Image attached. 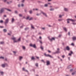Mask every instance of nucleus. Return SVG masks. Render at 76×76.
Wrapping results in <instances>:
<instances>
[{
    "mask_svg": "<svg viewBox=\"0 0 76 76\" xmlns=\"http://www.w3.org/2000/svg\"><path fill=\"white\" fill-rule=\"evenodd\" d=\"M66 21L67 22V23H70V22H69V21H71V22H75V20H74L73 19H70V18H68L66 20Z\"/></svg>",
    "mask_w": 76,
    "mask_h": 76,
    "instance_id": "20e7f679",
    "label": "nucleus"
},
{
    "mask_svg": "<svg viewBox=\"0 0 76 76\" xmlns=\"http://www.w3.org/2000/svg\"><path fill=\"white\" fill-rule=\"evenodd\" d=\"M24 11H25V12H27V10H24Z\"/></svg>",
    "mask_w": 76,
    "mask_h": 76,
    "instance_id": "680f3d73",
    "label": "nucleus"
},
{
    "mask_svg": "<svg viewBox=\"0 0 76 76\" xmlns=\"http://www.w3.org/2000/svg\"><path fill=\"white\" fill-rule=\"evenodd\" d=\"M75 75V72H74L72 73V75Z\"/></svg>",
    "mask_w": 76,
    "mask_h": 76,
    "instance_id": "c756f323",
    "label": "nucleus"
},
{
    "mask_svg": "<svg viewBox=\"0 0 76 76\" xmlns=\"http://www.w3.org/2000/svg\"><path fill=\"white\" fill-rule=\"evenodd\" d=\"M16 38L15 37H13L12 38V39L14 40V42H18V41H20V37L17 40V41L15 40Z\"/></svg>",
    "mask_w": 76,
    "mask_h": 76,
    "instance_id": "f03ea898",
    "label": "nucleus"
},
{
    "mask_svg": "<svg viewBox=\"0 0 76 76\" xmlns=\"http://www.w3.org/2000/svg\"><path fill=\"white\" fill-rule=\"evenodd\" d=\"M24 1H25V0H22V1H21V2L22 3H23L24 2Z\"/></svg>",
    "mask_w": 76,
    "mask_h": 76,
    "instance_id": "de8ad7c7",
    "label": "nucleus"
},
{
    "mask_svg": "<svg viewBox=\"0 0 76 76\" xmlns=\"http://www.w3.org/2000/svg\"><path fill=\"white\" fill-rule=\"evenodd\" d=\"M9 18H7L5 20V21L4 22V24L6 26H7V24L9 23Z\"/></svg>",
    "mask_w": 76,
    "mask_h": 76,
    "instance_id": "7ed1b4c3",
    "label": "nucleus"
},
{
    "mask_svg": "<svg viewBox=\"0 0 76 76\" xmlns=\"http://www.w3.org/2000/svg\"><path fill=\"white\" fill-rule=\"evenodd\" d=\"M32 18L31 17V18H30L29 19V20H32Z\"/></svg>",
    "mask_w": 76,
    "mask_h": 76,
    "instance_id": "79ce46f5",
    "label": "nucleus"
},
{
    "mask_svg": "<svg viewBox=\"0 0 76 76\" xmlns=\"http://www.w3.org/2000/svg\"><path fill=\"white\" fill-rule=\"evenodd\" d=\"M71 45L72 46H75V44H74V43H72L71 44Z\"/></svg>",
    "mask_w": 76,
    "mask_h": 76,
    "instance_id": "72a5a7b5",
    "label": "nucleus"
},
{
    "mask_svg": "<svg viewBox=\"0 0 76 76\" xmlns=\"http://www.w3.org/2000/svg\"><path fill=\"white\" fill-rule=\"evenodd\" d=\"M6 1H7V0H4V3L6 2Z\"/></svg>",
    "mask_w": 76,
    "mask_h": 76,
    "instance_id": "774afa93",
    "label": "nucleus"
},
{
    "mask_svg": "<svg viewBox=\"0 0 76 76\" xmlns=\"http://www.w3.org/2000/svg\"><path fill=\"white\" fill-rule=\"evenodd\" d=\"M29 16L27 17L26 18V20H28V19H29Z\"/></svg>",
    "mask_w": 76,
    "mask_h": 76,
    "instance_id": "2f4dec72",
    "label": "nucleus"
},
{
    "mask_svg": "<svg viewBox=\"0 0 76 76\" xmlns=\"http://www.w3.org/2000/svg\"><path fill=\"white\" fill-rule=\"evenodd\" d=\"M64 31H65L66 32H67V29H66V28H64Z\"/></svg>",
    "mask_w": 76,
    "mask_h": 76,
    "instance_id": "b1692460",
    "label": "nucleus"
},
{
    "mask_svg": "<svg viewBox=\"0 0 76 76\" xmlns=\"http://www.w3.org/2000/svg\"><path fill=\"white\" fill-rule=\"evenodd\" d=\"M71 67H72V66L71 65H69L67 67V68L70 69L71 68Z\"/></svg>",
    "mask_w": 76,
    "mask_h": 76,
    "instance_id": "a211bd4d",
    "label": "nucleus"
},
{
    "mask_svg": "<svg viewBox=\"0 0 76 76\" xmlns=\"http://www.w3.org/2000/svg\"><path fill=\"white\" fill-rule=\"evenodd\" d=\"M4 32H7V30L6 29H4Z\"/></svg>",
    "mask_w": 76,
    "mask_h": 76,
    "instance_id": "c85d7f7f",
    "label": "nucleus"
},
{
    "mask_svg": "<svg viewBox=\"0 0 76 76\" xmlns=\"http://www.w3.org/2000/svg\"><path fill=\"white\" fill-rule=\"evenodd\" d=\"M28 29H29V28L28 27H27L25 28V30L26 31V30H28Z\"/></svg>",
    "mask_w": 76,
    "mask_h": 76,
    "instance_id": "7c9ffc66",
    "label": "nucleus"
},
{
    "mask_svg": "<svg viewBox=\"0 0 76 76\" xmlns=\"http://www.w3.org/2000/svg\"><path fill=\"white\" fill-rule=\"evenodd\" d=\"M73 54V52L72 51H70V53H69L68 54L69 56H72V54Z\"/></svg>",
    "mask_w": 76,
    "mask_h": 76,
    "instance_id": "9b49d317",
    "label": "nucleus"
},
{
    "mask_svg": "<svg viewBox=\"0 0 76 76\" xmlns=\"http://www.w3.org/2000/svg\"><path fill=\"white\" fill-rule=\"evenodd\" d=\"M62 44L63 45H64V43L63 42V43H62Z\"/></svg>",
    "mask_w": 76,
    "mask_h": 76,
    "instance_id": "0e129e2a",
    "label": "nucleus"
},
{
    "mask_svg": "<svg viewBox=\"0 0 76 76\" xmlns=\"http://www.w3.org/2000/svg\"><path fill=\"white\" fill-rule=\"evenodd\" d=\"M47 65L48 66L50 64V61H46Z\"/></svg>",
    "mask_w": 76,
    "mask_h": 76,
    "instance_id": "6e6552de",
    "label": "nucleus"
},
{
    "mask_svg": "<svg viewBox=\"0 0 76 76\" xmlns=\"http://www.w3.org/2000/svg\"><path fill=\"white\" fill-rule=\"evenodd\" d=\"M31 59L32 60H35V58L34 56H32L31 58Z\"/></svg>",
    "mask_w": 76,
    "mask_h": 76,
    "instance_id": "5701e85b",
    "label": "nucleus"
},
{
    "mask_svg": "<svg viewBox=\"0 0 76 76\" xmlns=\"http://www.w3.org/2000/svg\"><path fill=\"white\" fill-rule=\"evenodd\" d=\"M54 10V8H51V9H50V11H53V10Z\"/></svg>",
    "mask_w": 76,
    "mask_h": 76,
    "instance_id": "bb28decb",
    "label": "nucleus"
},
{
    "mask_svg": "<svg viewBox=\"0 0 76 76\" xmlns=\"http://www.w3.org/2000/svg\"><path fill=\"white\" fill-rule=\"evenodd\" d=\"M2 58V59H4V58L3 57L1 56L0 57V59Z\"/></svg>",
    "mask_w": 76,
    "mask_h": 76,
    "instance_id": "e433bc0d",
    "label": "nucleus"
},
{
    "mask_svg": "<svg viewBox=\"0 0 76 76\" xmlns=\"http://www.w3.org/2000/svg\"><path fill=\"white\" fill-rule=\"evenodd\" d=\"M0 28H3V26H0Z\"/></svg>",
    "mask_w": 76,
    "mask_h": 76,
    "instance_id": "052dcab7",
    "label": "nucleus"
},
{
    "mask_svg": "<svg viewBox=\"0 0 76 76\" xmlns=\"http://www.w3.org/2000/svg\"><path fill=\"white\" fill-rule=\"evenodd\" d=\"M64 10L65 11H66V12H67V11H68V9H67L66 8H64Z\"/></svg>",
    "mask_w": 76,
    "mask_h": 76,
    "instance_id": "6ab92c4d",
    "label": "nucleus"
},
{
    "mask_svg": "<svg viewBox=\"0 0 76 76\" xmlns=\"http://www.w3.org/2000/svg\"><path fill=\"white\" fill-rule=\"evenodd\" d=\"M48 6V5L47 4H45V7H47Z\"/></svg>",
    "mask_w": 76,
    "mask_h": 76,
    "instance_id": "ea45409f",
    "label": "nucleus"
},
{
    "mask_svg": "<svg viewBox=\"0 0 76 76\" xmlns=\"http://www.w3.org/2000/svg\"><path fill=\"white\" fill-rule=\"evenodd\" d=\"M41 61H42V62H43V63H45V62L43 60H41Z\"/></svg>",
    "mask_w": 76,
    "mask_h": 76,
    "instance_id": "864d4df0",
    "label": "nucleus"
},
{
    "mask_svg": "<svg viewBox=\"0 0 76 76\" xmlns=\"http://www.w3.org/2000/svg\"><path fill=\"white\" fill-rule=\"evenodd\" d=\"M49 39L50 41H53V40H55V38L54 37H52L51 39H50V38H49Z\"/></svg>",
    "mask_w": 76,
    "mask_h": 76,
    "instance_id": "f8f14e48",
    "label": "nucleus"
},
{
    "mask_svg": "<svg viewBox=\"0 0 76 76\" xmlns=\"http://www.w3.org/2000/svg\"><path fill=\"white\" fill-rule=\"evenodd\" d=\"M61 37V35L59 34V36H58V37H59V38H60Z\"/></svg>",
    "mask_w": 76,
    "mask_h": 76,
    "instance_id": "8fccbe9b",
    "label": "nucleus"
},
{
    "mask_svg": "<svg viewBox=\"0 0 76 76\" xmlns=\"http://www.w3.org/2000/svg\"><path fill=\"white\" fill-rule=\"evenodd\" d=\"M61 20H62L61 19H59L58 20V21H59V22H60V21H61Z\"/></svg>",
    "mask_w": 76,
    "mask_h": 76,
    "instance_id": "6e6d98bb",
    "label": "nucleus"
},
{
    "mask_svg": "<svg viewBox=\"0 0 76 76\" xmlns=\"http://www.w3.org/2000/svg\"><path fill=\"white\" fill-rule=\"evenodd\" d=\"M35 66L36 67H38V63H37L36 64H35Z\"/></svg>",
    "mask_w": 76,
    "mask_h": 76,
    "instance_id": "a878e982",
    "label": "nucleus"
},
{
    "mask_svg": "<svg viewBox=\"0 0 76 76\" xmlns=\"http://www.w3.org/2000/svg\"><path fill=\"white\" fill-rule=\"evenodd\" d=\"M23 58L22 56H20L19 57V60L20 61L22 60V59Z\"/></svg>",
    "mask_w": 76,
    "mask_h": 76,
    "instance_id": "393cba45",
    "label": "nucleus"
},
{
    "mask_svg": "<svg viewBox=\"0 0 76 76\" xmlns=\"http://www.w3.org/2000/svg\"><path fill=\"white\" fill-rule=\"evenodd\" d=\"M40 48L42 50H44V48L42 46H40Z\"/></svg>",
    "mask_w": 76,
    "mask_h": 76,
    "instance_id": "4be33fe9",
    "label": "nucleus"
},
{
    "mask_svg": "<svg viewBox=\"0 0 76 76\" xmlns=\"http://www.w3.org/2000/svg\"><path fill=\"white\" fill-rule=\"evenodd\" d=\"M62 16V15H60L59 16V18H61Z\"/></svg>",
    "mask_w": 76,
    "mask_h": 76,
    "instance_id": "3c124183",
    "label": "nucleus"
},
{
    "mask_svg": "<svg viewBox=\"0 0 76 76\" xmlns=\"http://www.w3.org/2000/svg\"><path fill=\"white\" fill-rule=\"evenodd\" d=\"M13 52L14 54H16V52L15 51H13Z\"/></svg>",
    "mask_w": 76,
    "mask_h": 76,
    "instance_id": "c03bdc74",
    "label": "nucleus"
},
{
    "mask_svg": "<svg viewBox=\"0 0 76 76\" xmlns=\"http://www.w3.org/2000/svg\"><path fill=\"white\" fill-rule=\"evenodd\" d=\"M66 49L68 51H69V50H70V48H69V46H67L66 47Z\"/></svg>",
    "mask_w": 76,
    "mask_h": 76,
    "instance_id": "1a4fd4ad",
    "label": "nucleus"
},
{
    "mask_svg": "<svg viewBox=\"0 0 76 76\" xmlns=\"http://www.w3.org/2000/svg\"><path fill=\"white\" fill-rule=\"evenodd\" d=\"M18 7H20V4L18 5Z\"/></svg>",
    "mask_w": 76,
    "mask_h": 76,
    "instance_id": "69168bd1",
    "label": "nucleus"
},
{
    "mask_svg": "<svg viewBox=\"0 0 76 76\" xmlns=\"http://www.w3.org/2000/svg\"><path fill=\"white\" fill-rule=\"evenodd\" d=\"M36 57L37 59H39V57L36 56Z\"/></svg>",
    "mask_w": 76,
    "mask_h": 76,
    "instance_id": "09e8293b",
    "label": "nucleus"
},
{
    "mask_svg": "<svg viewBox=\"0 0 76 76\" xmlns=\"http://www.w3.org/2000/svg\"><path fill=\"white\" fill-rule=\"evenodd\" d=\"M64 55H63V56H62V58H64Z\"/></svg>",
    "mask_w": 76,
    "mask_h": 76,
    "instance_id": "5fc2aeb1",
    "label": "nucleus"
},
{
    "mask_svg": "<svg viewBox=\"0 0 76 76\" xmlns=\"http://www.w3.org/2000/svg\"><path fill=\"white\" fill-rule=\"evenodd\" d=\"M68 58L69 60V61L70 60V58L69 57Z\"/></svg>",
    "mask_w": 76,
    "mask_h": 76,
    "instance_id": "bf43d9fd",
    "label": "nucleus"
},
{
    "mask_svg": "<svg viewBox=\"0 0 76 76\" xmlns=\"http://www.w3.org/2000/svg\"><path fill=\"white\" fill-rule=\"evenodd\" d=\"M57 54L56 52L52 53V54Z\"/></svg>",
    "mask_w": 76,
    "mask_h": 76,
    "instance_id": "c9c22d12",
    "label": "nucleus"
},
{
    "mask_svg": "<svg viewBox=\"0 0 76 76\" xmlns=\"http://www.w3.org/2000/svg\"><path fill=\"white\" fill-rule=\"evenodd\" d=\"M18 13V12L16 10H15V13Z\"/></svg>",
    "mask_w": 76,
    "mask_h": 76,
    "instance_id": "49530a36",
    "label": "nucleus"
},
{
    "mask_svg": "<svg viewBox=\"0 0 76 76\" xmlns=\"http://www.w3.org/2000/svg\"><path fill=\"white\" fill-rule=\"evenodd\" d=\"M42 29H43V30H45V28H42Z\"/></svg>",
    "mask_w": 76,
    "mask_h": 76,
    "instance_id": "13d9d810",
    "label": "nucleus"
},
{
    "mask_svg": "<svg viewBox=\"0 0 76 76\" xmlns=\"http://www.w3.org/2000/svg\"><path fill=\"white\" fill-rule=\"evenodd\" d=\"M19 16L20 17H22V15L21 14H19Z\"/></svg>",
    "mask_w": 76,
    "mask_h": 76,
    "instance_id": "f704fd0d",
    "label": "nucleus"
},
{
    "mask_svg": "<svg viewBox=\"0 0 76 76\" xmlns=\"http://www.w3.org/2000/svg\"><path fill=\"white\" fill-rule=\"evenodd\" d=\"M48 53H51V51H50V50H48Z\"/></svg>",
    "mask_w": 76,
    "mask_h": 76,
    "instance_id": "603ef678",
    "label": "nucleus"
},
{
    "mask_svg": "<svg viewBox=\"0 0 76 76\" xmlns=\"http://www.w3.org/2000/svg\"><path fill=\"white\" fill-rule=\"evenodd\" d=\"M30 47H34V48H37V47L36 46V45L35 44H34L33 45L32 44H30Z\"/></svg>",
    "mask_w": 76,
    "mask_h": 76,
    "instance_id": "39448f33",
    "label": "nucleus"
},
{
    "mask_svg": "<svg viewBox=\"0 0 76 76\" xmlns=\"http://www.w3.org/2000/svg\"><path fill=\"white\" fill-rule=\"evenodd\" d=\"M39 38L41 39H42V38L41 37V36L39 37Z\"/></svg>",
    "mask_w": 76,
    "mask_h": 76,
    "instance_id": "e2e57ef3",
    "label": "nucleus"
},
{
    "mask_svg": "<svg viewBox=\"0 0 76 76\" xmlns=\"http://www.w3.org/2000/svg\"><path fill=\"white\" fill-rule=\"evenodd\" d=\"M44 55L46 57H50V58H53V56H51L48 54H46V53H45L44 54Z\"/></svg>",
    "mask_w": 76,
    "mask_h": 76,
    "instance_id": "423d86ee",
    "label": "nucleus"
},
{
    "mask_svg": "<svg viewBox=\"0 0 76 76\" xmlns=\"http://www.w3.org/2000/svg\"><path fill=\"white\" fill-rule=\"evenodd\" d=\"M23 6H24V5H23V4H21V6H22V7H23Z\"/></svg>",
    "mask_w": 76,
    "mask_h": 76,
    "instance_id": "4d7b16f0",
    "label": "nucleus"
},
{
    "mask_svg": "<svg viewBox=\"0 0 76 76\" xmlns=\"http://www.w3.org/2000/svg\"><path fill=\"white\" fill-rule=\"evenodd\" d=\"M31 29H35V28H34V27L33 26L32 24H31Z\"/></svg>",
    "mask_w": 76,
    "mask_h": 76,
    "instance_id": "ddd939ff",
    "label": "nucleus"
},
{
    "mask_svg": "<svg viewBox=\"0 0 76 76\" xmlns=\"http://www.w3.org/2000/svg\"><path fill=\"white\" fill-rule=\"evenodd\" d=\"M5 66H8L7 64H5Z\"/></svg>",
    "mask_w": 76,
    "mask_h": 76,
    "instance_id": "338daca9",
    "label": "nucleus"
},
{
    "mask_svg": "<svg viewBox=\"0 0 76 76\" xmlns=\"http://www.w3.org/2000/svg\"><path fill=\"white\" fill-rule=\"evenodd\" d=\"M22 48L23 50H25V49H26V48H25V46H22Z\"/></svg>",
    "mask_w": 76,
    "mask_h": 76,
    "instance_id": "4468645a",
    "label": "nucleus"
},
{
    "mask_svg": "<svg viewBox=\"0 0 76 76\" xmlns=\"http://www.w3.org/2000/svg\"><path fill=\"white\" fill-rule=\"evenodd\" d=\"M23 26H24V25L23 24L22 26H21L20 27V28H23Z\"/></svg>",
    "mask_w": 76,
    "mask_h": 76,
    "instance_id": "4c0bfd02",
    "label": "nucleus"
},
{
    "mask_svg": "<svg viewBox=\"0 0 76 76\" xmlns=\"http://www.w3.org/2000/svg\"><path fill=\"white\" fill-rule=\"evenodd\" d=\"M39 42L40 44H42V42L41 41L39 40Z\"/></svg>",
    "mask_w": 76,
    "mask_h": 76,
    "instance_id": "37998d69",
    "label": "nucleus"
},
{
    "mask_svg": "<svg viewBox=\"0 0 76 76\" xmlns=\"http://www.w3.org/2000/svg\"><path fill=\"white\" fill-rule=\"evenodd\" d=\"M68 35L69 36H70V32H68Z\"/></svg>",
    "mask_w": 76,
    "mask_h": 76,
    "instance_id": "a19ab883",
    "label": "nucleus"
},
{
    "mask_svg": "<svg viewBox=\"0 0 76 76\" xmlns=\"http://www.w3.org/2000/svg\"><path fill=\"white\" fill-rule=\"evenodd\" d=\"M0 23H3V21L2 20H1L0 21Z\"/></svg>",
    "mask_w": 76,
    "mask_h": 76,
    "instance_id": "473e14b6",
    "label": "nucleus"
},
{
    "mask_svg": "<svg viewBox=\"0 0 76 76\" xmlns=\"http://www.w3.org/2000/svg\"><path fill=\"white\" fill-rule=\"evenodd\" d=\"M23 71H24V72H28V71L27 70L25 69V68L23 67L22 69Z\"/></svg>",
    "mask_w": 76,
    "mask_h": 76,
    "instance_id": "9d476101",
    "label": "nucleus"
},
{
    "mask_svg": "<svg viewBox=\"0 0 76 76\" xmlns=\"http://www.w3.org/2000/svg\"><path fill=\"white\" fill-rule=\"evenodd\" d=\"M73 70V69H70V72H72Z\"/></svg>",
    "mask_w": 76,
    "mask_h": 76,
    "instance_id": "a18cd8bd",
    "label": "nucleus"
},
{
    "mask_svg": "<svg viewBox=\"0 0 76 76\" xmlns=\"http://www.w3.org/2000/svg\"><path fill=\"white\" fill-rule=\"evenodd\" d=\"M14 21H15V19H14V18H12V20L11 23H13Z\"/></svg>",
    "mask_w": 76,
    "mask_h": 76,
    "instance_id": "dca6fc26",
    "label": "nucleus"
},
{
    "mask_svg": "<svg viewBox=\"0 0 76 76\" xmlns=\"http://www.w3.org/2000/svg\"><path fill=\"white\" fill-rule=\"evenodd\" d=\"M56 54H58L60 53V51L59 50H57L56 51Z\"/></svg>",
    "mask_w": 76,
    "mask_h": 76,
    "instance_id": "f3484780",
    "label": "nucleus"
},
{
    "mask_svg": "<svg viewBox=\"0 0 76 76\" xmlns=\"http://www.w3.org/2000/svg\"><path fill=\"white\" fill-rule=\"evenodd\" d=\"M2 67H5V65H4V64H2Z\"/></svg>",
    "mask_w": 76,
    "mask_h": 76,
    "instance_id": "cd10ccee",
    "label": "nucleus"
},
{
    "mask_svg": "<svg viewBox=\"0 0 76 76\" xmlns=\"http://www.w3.org/2000/svg\"><path fill=\"white\" fill-rule=\"evenodd\" d=\"M72 39L73 41H75V40H76V37H73L72 38Z\"/></svg>",
    "mask_w": 76,
    "mask_h": 76,
    "instance_id": "2eb2a0df",
    "label": "nucleus"
},
{
    "mask_svg": "<svg viewBox=\"0 0 76 76\" xmlns=\"http://www.w3.org/2000/svg\"><path fill=\"white\" fill-rule=\"evenodd\" d=\"M0 73L1 74L2 76H3V73H4V72H0Z\"/></svg>",
    "mask_w": 76,
    "mask_h": 76,
    "instance_id": "aec40b11",
    "label": "nucleus"
},
{
    "mask_svg": "<svg viewBox=\"0 0 76 76\" xmlns=\"http://www.w3.org/2000/svg\"><path fill=\"white\" fill-rule=\"evenodd\" d=\"M1 44H4V42H1L0 43Z\"/></svg>",
    "mask_w": 76,
    "mask_h": 76,
    "instance_id": "58836bf2",
    "label": "nucleus"
},
{
    "mask_svg": "<svg viewBox=\"0 0 76 76\" xmlns=\"http://www.w3.org/2000/svg\"><path fill=\"white\" fill-rule=\"evenodd\" d=\"M4 9H6V10H8V11H9V12H12V11L10 9H7L6 8H2L0 10V13H3V12H4Z\"/></svg>",
    "mask_w": 76,
    "mask_h": 76,
    "instance_id": "f257e3e1",
    "label": "nucleus"
},
{
    "mask_svg": "<svg viewBox=\"0 0 76 76\" xmlns=\"http://www.w3.org/2000/svg\"><path fill=\"white\" fill-rule=\"evenodd\" d=\"M40 12L41 13H42L43 15H44V16H45V17H47V14H46V13L42 11H40Z\"/></svg>",
    "mask_w": 76,
    "mask_h": 76,
    "instance_id": "0eeeda50",
    "label": "nucleus"
},
{
    "mask_svg": "<svg viewBox=\"0 0 76 76\" xmlns=\"http://www.w3.org/2000/svg\"><path fill=\"white\" fill-rule=\"evenodd\" d=\"M29 13H30V14H32V10H31L30 11H29Z\"/></svg>",
    "mask_w": 76,
    "mask_h": 76,
    "instance_id": "412c9836",
    "label": "nucleus"
}]
</instances>
